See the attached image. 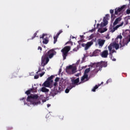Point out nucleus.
I'll return each instance as SVG.
<instances>
[{
    "mask_svg": "<svg viewBox=\"0 0 130 130\" xmlns=\"http://www.w3.org/2000/svg\"><path fill=\"white\" fill-rule=\"evenodd\" d=\"M101 84H103V82H102L101 83Z\"/></svg>",
    "mask_w": 130,
    "mask_h": 130,
    "instance_id": "nucleus-60",
    "label": "nucleus"
},
{
    "mask_svg": "<svg viewBox=\"0 0 130 130\" xmlns=\"http://www.w3.org/2000/svg\"><path fill=\"white\" fill-rule=\"evenodd\" d=\"M113 60V61H115L116 60V59H115V58H113V57H112V59H111Z\"/></svg>",
    "mask_w": 130,
    "mask_h": 130,
    "instance_id": "nucleus-45",
    "label": "nucleus"
},
{
    "mask_svg": "<svg viewBox=\"0 0 130 130\" xmlns=\"http://www.w3.org/2000/svg\"><path fill=\"white\" fill-rule=\"evenodd\" d=\"M47 106L48 108V107H50V106H51V105L48 104L47 105Z\"/></svg>",
    "mask_w": 130,
    "mask_h": 130,
    "instance_id": "nucleus-48",
    "label": "nucleus"
},
{
    "mask_svg": "<svg viewBox=\"0 0 130 130\" xmlns=\"http://www.w3.org/2000/svg\"><path fill=\"white\" fill-rule=\"evenodd\" d=\"M81 46H82V47H86V44H81Z\"/></svg>",
    "mask_w": 130,
    "mask_h": 130,
    "instance_id": "nucleus-43",
    "label": "nucleus"
},
{
    "mask_svg": "<svg viewBox=\"0 0 130 130\" xmlns=\"http://www.w3.org/2000/svg\"><path fill=\"white\" fill-rule=\"evenodd\" d=\"M106 17H107V18H108V17H110L109 14H106Z\"/></svg>",
    "mask_w": 130,
    "mask_h": 130,
    "instance_id": "nucleus-53",
    "label": "nucleus"
},
{
    "mask_svg": "<svg viewBox=\"0 0 130 130\" xmlns=\"http://www.w3.org/2000/svg\"><path fill=\"white\" fill-rule=\"evenodd\" d=\"M121 20V18H120V17H118V18H116L113 23V25L114 26L115 25H117V24H118V22H120Z\"/></svg>",
    "mask_w": 130,
    "mask_h": 130,
    "instance_id": "nucleus-25",
    "label": "nucleus"
},
{
    "mask_svg": "<svg viewBox=\"0 0 130 130\" xmlns=\"http://www.w3.org/2000/svg\"><path fill=\"white\" fill-rule=\"evenodd\" d=\"M43 87H49V86H50V83H49V81L48 80H46V81H45L43 84L42 85Z\"/></svg>",
    "mask_w": 130,
    "mask_h": 130,
    "instance_id": "nucleus-20",
    "label": "nucleus"
},
{
    "mask_svg": "<svg viewBox=\"0 0 130 130\" xmlns=\"http://www.w3.org/2000/svg\"><path fill=\"white\" fill-rule=\"evenodd\" d=\"M40 38L43 40V44H47L49 42V36L46 34H43L42 36H40Z\"/></svg>",
    "mask_w": 130,
    "mask_h": 130,
    "instance_id": "nucleus-10",
    "label": "nucleus"
},
{
    "mask_svg": "<svg viewBox=\"0 0 130 130\" xmlns=\"http://www.w3.org/2000/svg\"><path fill=\"white\" fill-rule=\"evenodd\" d=\"M70 38H72V39H74V38H76V37H74V36H71Z\"/></svg>",
    "mask_w": 130,
    "mask_h": 130,
    "instance_id": "nucleus-50",
    "label": "nucleus"
},
{
    "mask_svg": "<svg viewBox=\"0 0 130 130\" xmlns=\"http://www.w3.org/2000/svg\"><path fill=\"white\" fill-rule=\"evenodd\" d=\"M56 86H57V82H55L54 83V90L53 91V93H54L55 95H56L57 93H60L62 89H63L61 83H59V87H57Z\"/></svg>",
    "mask_w": 130,
    "mask_h": 130,
    "instance_id": "nucleus-4",
    "label": "nucleus"
},
{
    "mask_svg": "<svg viewBox=\"0 0 130 130\" xmlns=\"http://www.w3.org/2000/svg\"><path fill=\"white\" fill-rule=\"evenodd\" d=\"M34 90V92H37V86L34 87L32 86V88H30V89L27 90L25 92V94L27 95H29L30 93Z\"/></svg>",
    "mask_w": 130,
    "mask_h": 130,
    "instance_id": "nucleus-14",
    "label": "nucleus"
},
{
    "mask_svg": "<svg viewBox=\"0 0 130 130\" xmlns=\"http://www.w3.org/2000/svg\"><path fill=\"white\" fill-rule=\"evenodd\" d=\"M66 71V73H68V74H69L70 75H73V74H75V73L77 72V68L76 67H73V66L70 65L67 67Z\"/></svg>",
    "mask_w": 130,
    "mask_h": 130,
    "instance_id": "nucleus-7",
    "label": "nucleus"
},
{
    "mask_svg": "<svg viewBox=\"0 0 130 130\" xmlns=\"http://www.w3.org/2000/svg\"><path fill=\"white\" fill-rule=\"evenodd\" d=\"M100 85H95L91 90L92 92H96V89H98V87H99Z\"/></svg>",
    "mask_w": 130,
    "mask_h": 130,
    "instance_id": "nucleus-29",
    "label": "nucleus"
},
{
    "mask_svg": "<svg viewBox=\"0 0 130 130\" xmlns=\"http://www.w3.org/2000/svg\"><path fill=\"white\" fill-rule=\"evenodd\" d=\"M86 57V55H85V54H84V57L82 58V60H81V63H83V62H85Z\"/></svg>",
    "mask_w": 130,
    "mask_h": 130,
    "instance_id": "nucleus-31",
    "label": "nucleus"
},
{
    "mask_svg": "<svg viewBox=\"0 0 130 130\" xmlns=\"http://www.w3.org/2000/svg\"><path fill=\"white\" fill-rule=\"evenodd\" d=\"M43 70H44V66L43 67V68L42 69V71H43Z\"/></svg>",
    "mask_w": 130,
    "mask_h": 130,
    "instance_id": "nucleus-55",
    "label": "nucleus"
},
{
    "mask_svg": "<svg viewBox=\"0 0 130 130\" xmlns=\"http://www.w3.org/2000/svg\"><path fill=\"white\" fill-rule=\"evenodd\" d=\"M100 50L96 49L93 52V56H97L99 53L101 52Z\"/></svg>",
    "mask_w": 130,
    "mask_h": 130,
    "instance_id": "nucleus-24",
    "label": "nucleus"
},
{
    "mask_svg": "<svg viewBox=\"0 0 130 130\" xmlns=\"http://www.w3.org/2000/svg\"><path fill=\"white\" fill-rule=\"evenodd\" d=\"M41 67L42 66H40V67H39V70L37 71V74H38V73H40V72L42 71V69H41Z\"/></svg>",
    "mask_w": 130,
    "mask_h": 130,
    "instance_id": "nucleus-33",
    "label": "nucleus"
},
{
    "mask_svg": "<svg viewBox=\"0 0 130 130\" xmlns=\"http://www.w3.org/2000/svg\"><path fill=\"white\" fill-rule=\"evenodd\" d=\"M54 53H56V52L53 50H50L45 54L47 55L48 58H52V57H53V55H54Z\"/></svg>",
    "mask_w": 130,
    "mask_h": 130,
    "instance_id": "nucleus-12",
    "label": "nucleus"
},
{
    "mask_svg": "<svg viewBox=\"0 0 130 130\" xmlns=\"http://www.w3.org/2000/svg\"><path fill=\"white\" fill-rule=\"evenodd\" d=\"M97 22V20H95V24H94V28H96L95 26H96V23Z\"/></svg>",
    "mask_w": 130,
    "mask_h": 130,
    "instance_id": "nucleus-46",
    "label": "nucleus"
},
{
    "mask_svg": "<svg viewBox=\"0 0 130 130\" xmlns=\"http://www.w3.org/2000/svg\"><path fill=\"white\" fill-rule=\"evenodd\" d=\"M40 90L43 93H46V94L47 93H48V92H49V89L46 88L45 87H42L41 89Z\"/></svg>",
    "mask_w": 130,
    "mask_h": 130,
    "instance_id": "nucleus-19",
    "label": "nucleus"
},
{
    "mask_svg": "<svg viewBox=\"0 0 130 130\" xmlns=\"http://www.w3.org/2000/svg\"><path fill=\"white\" fill-rule=\"evenodd\" d=\"M44 74H45V72H43L42 73L40 74V77H42L43 76H44Z\"/></svg>",
    "mask_w": 130,
    "mask_h": 130,
    "instance_id": "nucleus-36",
    "label": "nucleus"
},
{
    "mask_svg": "<svg viewBox=\"0 0 130 130\" xmlns=\"http://www.w3.org/2000/svg\"><path fill=\"white\" fill-rule=\"evenodd\" d=\"M126 14H127V15H129V14H130V9H127L126 10Z\"/></svg>",
    "mask_w": 130,
    "mask_h": 130,
    "instance_id": "nucleus-37",
    "label": "nucleus"
},
{
    "mask_svg": "<svg viewBox=\"0 0 130 130\" xmlns=\"http://www.w3.org/2000/svg\"><path fill=\"white\" fill-rule=\"evenodd\" d=\"M72 85H73V86H75V84H78V83L80 82V79L79 78H78L75 80H72Z\"/></svg>",
    "mask_w": 130,
    "mask_h": 130,
    "instance_id": "nucleus-22",
    "label": "nucleus"
},
{
    "mask_svg": "<svg viewBox=\"0 0 130 130\" xmlns=\"http://www.w3.org/2000/svg\"><path fill=\"white\" fill-rule=\"evenodd\" d=\"M69 42H68L66 43V44H68V43H69Z\"/></svg>",
    "mask_w": 130,
    "mask_h": 130,
    "instance_id": "nucleus-59",
    "label": "nucleus"
},
{
    "mask_svg": "<svg viewBox=\"0 0 130 130\" xmlns=\"http://www.w3.org/2000/svg\"><path fill=\"white\" fill-rule=\"evenodd\" d=\"M71 50L70 46H66L61 49V52H62V55L63 56V60L66 59L67 56L69 54V52Z\"/></svg>",
    "mask_w": 130,
    "mask_h": 130,
    "instance_id": "nucleus-6",
    "label": "nucleus"
},
{
    "mask_svg": "<svg viewBox=\"0 0 130 130\" xmlns=\"http://www.w3.org/2000/svg\"><path fill=\"white\" fill-rule=\"evenodd\" d=\"M49 97H51V96L54 97V95L52 94L51 92L49 94Z\"/></svg>",
    "mask_w": 130,
    "mask_h": 130,
    "instance_id": "nucleus-40",
    "label": "nucleus"
},
{
    "mask_svg": "<svg viewBox=\"0 0 130 130\" xmlns=\"http://www.w3.org/2000/svg\"><path fill=\"white\" fill-rule=\"evenodd\" d=\"M79 75H80L79 73L75 75L76 77H79Z\"/></svg>",
    "mask_w": 130,
    "mask_h": 130,
    "instance_id": "nucleus-54",
    "label": "nucleus"
},
{
    "mask_svg": "<svg viewBox=\"0 0 130 130\" xmlns=\"http://www.w3.org/2000/svg\"><path fill=\"white\" fill-rule=\"evenodd\" d=\"M94 41H95V40L92 39L90 42H87L85 45V47L84 48L85 50H88V49L91 47V46L93 45Z\"/></svg>",
    "mask_w": 130,
    "mask_h": 130,
    "instance_id": "nucleus-13",
    "label": "nucleus"
},
{
    "mask_svg": "<svg viewBox=\"0 0 130 130\" xmlns=\"http://www.w3.org/2000/svg\"><path fill=\"white\" fill-rule=\"evenodd\" d=\"M39 32V31L38 30V31H37L36 32V33H38Z\"/></svg>",
    "mask_w": 130,
    "mask_h": 130,
    "instance_id": "nucleus-57",
    "label": "nucleus"
},
{
    "mask_svg": "<svg viewBox=\"0 0 130 130\" xmlns=\"http://www.w3.org/2000/svg\"><path fill=\"white\" fill-rule=\"evenodd\" d=\"M48 61H49V58L46 55V54H44L42 57L41 67H45L48 63Z\"/></svg>",
    "mask_w": 130,
    "mask_h": 130,
    "instance_id": "nucleus-8",
    "label": "nucleus"
},
{
    "mask_svg": "<svg viewBox=\"0 0 130 130\" xmlns=\"http://www.w3.org/2000/svg\"><path fill=\"white\" fill-rule=\"evenodd\" d=\"M108 50H109L110 53H111L112 54L114 53V52H116V51H115V50L114 49L112 50V47H111V45H110L108 46Z\"/></svg>",
    "mask_w": 130,
    "mask_h": 130,
    "instance_id": "nucleus-23",
    "label": "nucleus"
},
{
    "mask_svg": "<svg viewBox=\"0 0 130 130\" xmlns=\"http://www.w3.org/2000/svg\"><path fill=\"white\" fill-rule=\"evenodd\" d=\"M62 29H61L59 30V31L58 32V33H62Z\"/></svg>",
    "mask_w": 130,
    "mask_h": 130,
    "instance_id": "nucleus-51",
    "label": "nucleus"
},
{
    "mask_svg": "<svg viewBox=\"0 0 130 130\" xmlns=\"http://www.w3.org/2000/svg\"><path fill=\"white\" fill-rule=\"evenodd\" d=\"M83 36H80L81 38H83Z\"/></svg>",
    "mask_w": 130,
    "mask_h": 130,
    "instance_id": "nucleus-58",
    "label": "nucleus"
},
{
    "mask_svg": "<svg viewBox=\"0 0 130 130\" xmlns=\"http://www.w3.org/2000/svg\"><path fill=\"white\" fill-rule=\"evenodd\" d=\"M39 78V75H35L34 76V79H37Z\"/></svg>",
    "mask_w": 130,
    "mask_h": 130,
    "instance_id": "nucleus-39",
    "label": "nucleus"
},
{
    "mask_svg": "<svg viewBox=\"0 0 130 130\" xmlns=\"http://www.w3.org/2000/svg\"><path fill=\"white\" fill-rule=\"evenodd\" d=\"M123 25V22H122L121 24L116 26L115 27H114L113 30H112V32H114V31H115V30H117V29H118V28H119V27L122 26Z\"/></svg>",
    "mask_w": 130,
    "mask_h": 130,
    "instance_id": "nucleus-26",
    "label": "nucleus"
},
{
    "mask_svg": "<svg viewBox=\"0 0 130 130\" xmlns=\"http://www.w3.org/2000/svg\"><path fill=\"white\" fill-rule=\"evenodd\" d=\"M96 36L95 34H92L91 36H89V40L92 39V38H94V37Z\"/></svg>",
    "mask_w": 130,
    "mask_h": 130,
    "instance_id": "nucleus-32",
    "label": "nucleus"
},
{
    "mask_svg": "<svg viewBox=\"0 0 130 130\" xmlns=\"http://www.w3.org/2000/svg\"><path fill=\"white\" fill-rule=\"evenodd\" d=\"M98 73V70L94 69L91 71L90 77H95V75Z\"/></svg>",
    "mask_w": 130,
    "mask_h": 130,
    "instance_id": "nucleus-21",
    "label": "nucleus"
},
{
    "mask_svg": "<svg viewBox=\"0 0 130 130\" xmlns=\"http://www.w3.org/2000/svg\"><path fill=\"white\" fill-rule=\"evenodd\" d=\"M103 22H102L101 24L98 23L96 28H93V29L89 30L88 32L91 33L96 32V29H98V32L99 33H104V32H106V31H107V28H106V27L103 28V27H105V26L108 24V20L105 17L103 19Z\"/></svg>",
    "mask_w": 130,
    "mask_h": 130,
    "instance_id": "nucleus-2",
    "label": "nucleus"
},
{
    "mask_svg": "<svg viewBox=\"0 0 130 130\" xmlns=\"http://www.w3.org/2000/svg\"><path fill=\"white\" fill-rule=\"evenodd\" d=\"M37 35V34H34V36L32 37H31V39L33 40V39H34L36 37Z\"/></svg>",
    "mask_w": 130,
    "mask_h": 130,
    "instance_id": "nucleus-35",
    "label": "nucleus"
},
{
    "mask_svg": "<svg viewBox=\"0 0 130 130\" xmlns=\"http://www.w3.org/2000/svg\"><path fill=\"white\" fill-rule=\"evenodd\" d=\"M59 34H60V33H58L56 34V35H54L53 37L54 38V42L53 43L54 44H55L57 41V38H58V37L59 36Z\"/></svg>",
    "mask_w": 130,
    "mask_h": 130,
    "instance_id": "nucleus-18",
    "label": "nucleus"
},
{
    "mask_svg": "<svg viewBox=\"0 0 130 130\" xmlns=\"http://www.w3.org/2000/svg\"><path fill=\"white\" fill-rule=\"evenodd\" d=\"M59 80V78L58 77H56L55 79V82H58V81Z\"/></svg>",
    "mask_w": 130,
    "mask_h": 130,
    "instance_id": "nucleus-38",
    "label": "nucleus"
},
{
    "mask_svg": "<svg viewBox=\"0 0 130 130\" xmlns=\"http://www.w3.org/2000/svg\"><path fill=\"white\" fill-rule=\"evenodd\" d=\"M77 64H79V63H80V60H78L77 62H76Z\"/></svg>",
    "mask_w": 130,
    "mask_h": 130,
    "instance_id": "nucleus-49",
    "label": "nucleus"
},
{
    "mask_svg": "<svg viewBox=\"0 0 130 130\" xmlns=\"http://www.w3.org/2000/svg\"><path fill=\"white\" fill-rule=\"evenodd\" d=\"M129 2H130V0H129Z\"/></svg>",
    "mask_w": 130,
    "mask_h": 130,
    "instance_id": "nucleus-63",
    "label": "nucleus"
},
{
    "mask_svg": "<svg viewBox=\"0 0 130 130\" xmlns=\"http://www.w3.org/2000/svg\"><path fill=\"white\" fill-rule=\"evenodd\" d=\"M126 7V5H123L120 8H116L115 10V15H118V13H120V12H122V11H124V9Z\"/></svg>",
    "mask_w": 130,
    "mask_h": 130,
    "instance_id": "nucleus-11",
    "label": "nucleus"
},
{
    "mask_svg": "<svg viewBox=\"0 0 130 130\" xmlns=\"http://www.w3.org/2000/svg\"><path fill=\"white\" fill-rule=\"evenodd\" d=\"M26 99V98H22V99H20V100L22 101V100H25Z\"/></svg>",
    "mask_w": 130,
    "mask_h": 130,
    "instance_id": "nucleus-47",
    "label": "nucleus"
},
{
    "mask_svg": "<svg viewBox=\"0 0 130 130\" xmlns=\"http://www.w3.org/2000/svg\"><path fill=\"white\" fill-rule=\"evenodd\" d=\"M109 56L111 58V59H112V54L111 53H109Z\"/></svg>",
    "mask_w": 130,
    "mask_h": 130,
    "instance_id": "nucleus-42",
    "label": "nucleus"
},
{
    "mask_svg": "<svg viewBox=\"0 0 130 130\" xmlns=\"http://www.w3.org/2000/svg\"><path fill=\"white\" fill-rule=\"evenodd\" d=\"M80 48H81V45H77L76 48H75L73 49V51H78V50H79V49Z\"/></svg>",
    "mask_w": 130,
    "mask_h": 130,
    "instance_id": "nucleus-28",
    "label": "nucleus"
},
{
    "mask_svg": "<svg viewBox=\"0 0 130 130\" xmlns=\"http://www.w3.org/2000/svg\"><path fill=\"white\" fill-rule=\"evenodd\" d=\"M75 87V85H72L68 86L65 90V93H69V92H70V90H72V89H73V88Z\"/></svg>",
    "mask_w": 130,
    "mask_h": 130,
    "instance_id": "nucleus-17",
    "label": "nucleus"
},
{
    "mask_svg": "<svg viewBox=\"0 0 130 130\" xmlns=\"http://www.w3.org/2000/svg\"><path fill=\"white\" fill-rule=\"evenodd\" d=\"M106 39H110V37H109V35H107V36H106Z\"/></svg>",
    "mask_w": 130,
    "mask_h": 130,
    "instance_id": "nucleus-41",
    "label": "nucleus"
},
{
    "mask_svg": "<svg viewBox=\"0 0 130 130\" xmlns=\"http://www.w3.org/2000/svg\"><path fill=\"white\" fill-rule=\"evenodd\" d=\"M24 105H26V104H27V103H26V102H24Z\"/></svg>",
    "mask_w": 130,
    "mask_h": 130,
    "instance_id": "nucleus-56",
    "label": "nucleus"
},
{
    "mask_svg": "<svg viewBox=\"0 0 130 130\" xmlns=\"http://www.w3.org/2000/svg\"><path fill=\"white\" fill-rule=\"evenodd\" d=\"M111 82H112V80L111 79H109L107 81V84H108V83H110Z\"/></svg>",
    "mask_w": 130,
    "mask_h": 130,
    "instance_id": "nucleus-34",
    "label": "nucleus"
},
{
    "mask_svg": "<svg viewBox=\"0 0 130 130\" xmlns=\"http://www.w3.org/2000/svg\"><path fill=\"white\" fill-rule=\"evenodd\" d=\"M38 99V95L37 94H31L30 95H28L26 101L30 102V104L35 106V105H39L41 103L40 101H37Z\"/></svg>",
    "mask_w": 130,
    "mask_h": 130,
    "instance_id": "nucleus-3",
    "label": "nucleus"
},
{
    "mask_svg": "<svg viewBox=\"0 0 130 130\" xmlns=\"http://www.w3.org/2000/svg\"><path fill=\"white\" fill-rule=\"evenodd\" d=\"M68 28H69V26H68Z\"/></svg>",
    "mask_w": 130,
    "mask_h": 130,
    "instance_id": "nucleus-62",
    "label": "nucleus"
},
{
    "mask_svg": "<svg viewBox=\"0 0 130 130\" xmlns=\"http://www.w3.org/2000/svg\"><path fill=\"white\" fill-rule=\"evenodd\" d=\"M104 43H105V40H102L101 39L98 40V44L99 45V46L102 47V46L104 45Z\"/></svg>",
    "mask_w": 130,
    "mask_h": 130,
    "instance_id": "nucleus-16",
    "label": "nucleus"
},
{
    "mask_svg": "<svg viewBox=\"0 0 130 130\" xmlns=\"http://www.w3.org/2000/svg\"><path fill=\"white\" fill-rule=\"evenodd\" d=\"M38 50H41V51H42V48H41V47H38Z\"/></svg>",
    "mask_w": 130,
    "mask_h": 130,
    "instance_id": "nucleus-44",
    "label": "nucleus"
},
{
    "mask_svg": "<svg viewBox=\"0 0 130 130\" xmlns=\"http://www.w3.org/2000/svg\"><path fill=\"white\" fill-rule=\"evenodd\" d=\"M101 55L103 58H107V56H108V50H104L101 53Z\"/></svg>",
    "mask_w": 130,
    "mask_h": 130,
    "instance_id": "nucleus-15",
    "label": "nucleus"
},
{
    "mask_svg": "<svg viewBox=\"0 0 130 130\" xmlns=\"http://www.w3.org/2000/svg\"><path fill=\"white\" fill-rule=\"evenodd\" d=\"M122 34L124 37V39L121 41L122 36L119 35L115 39V41L110 45H111V47H114L116 50L119 48V44L120 45V49H123V47L125 45H127L128 43L130 42V35H128L127 33H122Z\"/></svg>",
    "mask_w": 130,
    "mask_h": 130,
    "instance_id": "nucleus-1",
    "label": "nucleus"
},
{
    "mask_svg": "<svg viewBox=\"0 0 130 130\" xmlns=\"http://www.w3.org/2000/svg\"><path fill=\"white\" fill-rule=\"evenodd\" d=\"M95 66L96 68H99V69H102V68H106V67H107V63L105 61H101L100 62L95 63H91L90 64V67H91V68L94 67Z\"/></svg>",
    "mask_w": 130,
    "mask_h": 130,
    "instance_id": "nucleus-5",
    "label": "nucleus"
},
{
    "mask_svg": "<svg viewBox=\"0 0 130 130\" xmlns=\"http://www.w3.org/2000/svg\"><path fill=\"white\" fill-rule=\"evenodd\" d=\"M28 105V106H29V105L28 104H27Z\"/></svg>",
    "mask_w": 130,
    "mask_h": 130,
    "instance_id": "nucleus-61",
    "label": "nucleus"
},
{
    "mask_svg": "<svg viewBox=\"0 0 130 130\" xmlns=\"http://www.w3.org/2000/svg\"><path fill=\"white\" fill-rule=\"evenodd\" d=\"M54 77L55 76L54 75H52L50 77H48L47 78V80H48L49 82V81H51V80H52V79H53V78H54Z\"/></svg>",
    "mask_w": 130,
    "mask_h": 130,
    "instance_id": "nucleus-30",
    "label": "nucleus"
},
{
    "mask_svg": "<svg viewBox=\"0 0 130 130\" xmlns=\"http://www.w3.org/2000/svg\"><path fill=\"white\" fill-rule=\"evenodd\" d=\"M110 13L111 14V19H115V15L113 14V13H114V10L111 9L110 10Z\"/></svg>",
    "mask_w": 130,
    "mask_h": 130,
    "instance_id": "nucleus-27",
    "label": "nucleus"
},
{
    "mask_svg": "<svg viewBox=\"0 0 130 130\" xmlns=\"http://www.w3.org/2000/svg\"><path fill=\"white\" fill-rule=\"evenodd\" d=\"M90 68H87L85 69L84 71V75L82 77L81 79V82H87L89 81V77H88V73L90 72Z\"/></svg>",
    "mask_w": 130,
    "mask_h": 130,
    "instance_id": "nucleus-9",
    "label": "nucleus"
},
{
    "mask_svg": "<svg viewBox=\"0 0 130 130\" xmlns=\"http://www.w3.org/2000/svg\"><path fill=\"white\" fill-rule=\"evenodd\" d=\"M61 73V69H60L59 70V74H60Z\"/></svg>",
    "mask_w": 130,
    "mask_h": 130,
    "instance_id": "nucleus-52",
    "label": "nucleus"
}]
</instances>
